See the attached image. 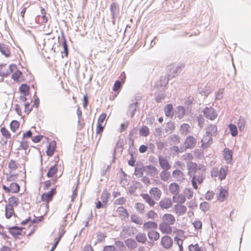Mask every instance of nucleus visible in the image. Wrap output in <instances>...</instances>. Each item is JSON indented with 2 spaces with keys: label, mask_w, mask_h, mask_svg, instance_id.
<instances>
[{
  "label": "nucleus",
  "mask_w": 251,
  "mask_h": 251,
  "mask_svg": "<svg viewBox=\"0 0 251 251\" xmlns=\"http://www.w3.org/2000/svg\"><path fill=\"white\" fill-rule=\"evenodd\" d=\"M181 71V68L180 66L170 68L168 72L167 78L165 76H161L160 77V85L161 86H165L168 84L169 79L177 76Z\"/></svg>",
  "instance_id": "f257e3e1"
},
{
  "label": "nucleus",
  "mask_w": 251,
  "mask_h": 251,
  "mask_svg": "<svg viewBox=\"0 0 251 251\" xmlns=\"http://www.w3.org/2000/svg\"><path fill=\"white\" fill-rule=\"evenodd\" d=\"M197 143V139L193 136H188L184 142L185 147H180L181 152L185 151L186 149H193Z\"/></svg>",
  "instance_id": "f03ea898"
},
{
  "label": "nucleus",
  "mask_w": 251,
  "mask_h": 251,
  "mask_svg": "<svg viewBox=\"0 0 251 251\" xmlns=\"http://www.w3.org/2000/svg\"><path fill=\"white\" fill-rule=\"evenodd\" d=\"M204 116L211 120H214L217 116L216 110L212 107H205L203 110Z\"/></svg>",
  "instance_id": "7ed1b4c3"
},
{
  "label": "nucleus",
  "mask_w": 251,
  "mask_h": 251,
  "mask_svg": "<svg viewBox=\"0 0 251 251\" xmlns=\"http://www.w3.org/2000/svg\"><path fill=\"white\" fill-rule=\"evenodd\" d=\"M110 12L112 16V22L115 25V20L119 14V7L117 3H112L110 5Z\"/></svg>",
  "instance_id": "20e7f679"
},
{
  "label": "nucleus",
  "mask_w": 251,
  "mask_h": 251,
  "mask_svg": "<svg viewBox=\"0 0 251 251\" xmlns=\"http://www.w3.org/2000/svg\"><path fill=\"white\" fill-rule=\"evenodd\" d=\"M201 147L203 149H206L211 144L212 142V135L208 133H206L205 135L201 140Z\"/></svg>",
  "instance_id": "39448f33"
},
{
  "label": "nucleus",
  "mask_w": 251,
  "mask_h": 251,
  "mask_svg": "<svg viewBox=\"0 0 251 251\" xmlns=\"http://www.w3.org/2000/svg\"><path fill=\"white\" fill-rule=\"evenodd\" d=\"M121 76L122 77L121 80H117L114 84L112 90L114 92H119L121 89L123 83L125 82L126 78L125 72H123L121 73Z\"/></svg>",
  "instance_id": "423d86ee"
},
{
  "label": "nucleus",
  "mask_w": 251,
  "mask_h": 251,
  "mask_svg": "<svg viewBox=\"0 0 251 251\" xmlns=\"http://www.w3.org/2000/svg\"><path fill=\"white\" fill-rule=\"evenodd\" d=\"M158 227L157 223L155 221H149L145 222L142 226L144 231H149L150 230H154Z\"/></svg>",
  "instance_id": "0eeeda50"
},
{
  "label": "nucleus",
  "mask_w": 251,
  "mask_h": 251,
  "mask_svg": "<svg viewBox=\"0 0 251 251\" xmlns=\"http://www.w3.org/2000/svg\"><path fill=\"white\" fill-rule=\"evenodd\" d=\"M158 162L160 166L163 170H168L171 168V165L169 164L168 160L166 157H163L162 155L158 156Z\"/></svg>",
  "instance_id": "6e6552de"
},
{
  "label": "nucleus",
  "mask_w": 251,
  "mask_h": 251,
  "mask_svg": "<svg viewBox=\"0 0 251 251\" xmlns=\"http://www.w3.org/2000/svg\"><path fill=\"white\" fill-rule=\"evenodd\" d=\"M161 244L164 248L168 249L172 246L173 242L169 236L165 235L161 238Z\"/></svg>",
  "instance_id": "1a4fd4ad"
},
{
  "label": "nucleus",
  "mask_w": 251,
  "mask_h": 251,
  "mask_svg": "<svg viewBox=\"0 0 251 251\" xmlns=\"http://www.w3.org/2000/svg\"><path fill=\"white\" fill-rule=\"evenodd\" d=\"M219 193L217 196V200L221 202L224 201L227 198L228 193L227 190L225 189L223 187H220L219 188Z\"/></svg>",
  "instance_id": "9d476101"
},
{
  "label": "nucleus",
  "mask_w": 251,
  "mask_h": 251,
  "mask_svg": "<svg viewBox=\"0 0 251 251\" xmlns=\"http://www.w3.org/2000/svg\"><path fill=\"white\" fill-rule=\"evenodd\" d=\"M138 104L137 101L130 104L128 107L127 115H130L131 118L133 117L135 114L136 111L138 108Z\"/></svg>",
  "instance_id": "9b49d317"
},
{
  "label": "nucleus",
  "mask_w": 251,
  "mask_h": 251,
  "mask_svg": "<svg viewBox=\"0 0 251 251\" xmlns=\"http://www.w3.org/2000/svg\"><path fill=\"white\" fill-rule=\"evenodd\" d=\"M147 235L150 240L151 241H157L160 238L159 233L154 230H150L148 231Z\"/></svg>",
  "instance_id": "f8f14e48"
},
{
  "label": "nucleus",
  "mask_w": 251,
  "mask_h": 251,
  "mask_svg": "<svg viewBox=\"0 0 251 251\" xmlns=\"http://www.w3.org/2000/svg\"><path fill=\"white\" fill-rule=\"evenodd\" d=\"M170 224L162 222L159 224V228L163 233L170 234L172 232Z\"/></svg>",
  "instance_id": "ddd939ff"
},
{
  "label": "nucleus",
  "mask_w": 251,
  "mask_h": 251,
  "mask_svg": "<svg viewBox=\"0 0 251 251\" xmlns=\"http://www.w3.org/2000/svg\"><path fill=\"white\" fill-rule=\"evenodd\" d=\"M5 216L7 219H10L12 216L15 217H17V214L14 212V207L7 205L5 207Z\"/></svg>",
  "instance_id": "4468645a"
},
{
  "label": "nucleus",
  "mask_w": 251,
  "mask_h": 251,
  "mask_svg": "<svg viewBox=\"0 0 251 251\" xmlns=\"http://www.w3.org/2000/svg\"><path fill=\"white\" fill-rule=\"evenodd\" d=\"M135 240L137 243L145 244L147 242L146 234L144 232H138L135 236Z\"/></svg>",
  "instance_id": "2eb2a0df"
},
{
  "label": "nucleus",
  "mask_w": 251,
  "mask_h": 251,
  "mask_svg": "<svg viewBox=\"0 0 251 251\" xmlns=\"http://www.w3.org/2000/svg\"><path fill=\"white\" fill-rule=\"evenodd\" d=\"M224 159L227 164H230L232 160L233 152L231 150L228 148H225L224 151Z\"/></svg>",
  "instance_id": "dca6fc26"
},
{
  "label": "nucleus",
  "mask_w": 251,
  "mask_h": 251,
  "mask_svg": "<svg viewBox=\"0 0 251 251\" xmlns=\"http://www.w3.org/2000/svg\"><path fill=\"white\" fill-rule=\"evenodd\" d=\"M163 223L170 225H174L175 222V217L171 214H164L162 216Z\"/></svg>",
  "instance_id": "f3484780"
},
{
  "label": "nucleus",
  "mask_w": 251,
  "mask_h": 251,
  "mask_svg": "<svg viewBox=\"0 0 251 251\" xmlns=\"http://www.w3.org/2000/svg\"><path fill=\"white\" fill-rule=\"evenodd\" d=\"M172 205V201L169 198L162 199L159 202V206L162 209L169 208Z\"/></svg>",
  "instance_id": "a211bd4d"
},
{
  "label": "nucleus",
  "mask_w": 251,
  "mask_h": 251,
  "mask_svg": "<svg viewBox=\"0 0 251 251\" xmlns=\"http://www.w3.org/2000/svg\"><path fill=\"white\" fill-rule=\"evenodd\" d=\"M125 243L127 247L131 250H134L138 246L135 239L132 238L127 239L125 241Z\"/></svg>",
  "instance_id": "6ab92c4d"
},
{
  "label": "nucleus",
  "mask_w": 251,
  "mask_h": 251,
  "mask_svg": "<svg viewBox=\"0 0 251 251\" xmlns=\"http://www.w3.org/2000/svg\"><path fill=\"white\" fill-rule=\"evenodd\" d=\"M169 188L170 192L174 195H177L179 193V186L177 183H171L169 186Z\"/></svg>",
  "instance_id": "aec40b11"
},
{
  "label": "nucleus",
  "mask_w": 251,
  "mask_h": 251,
  "mask_svg": "<svg viewBox=\"0 0 251 251\" xmlns=\"http://www.w3.org/2000/svg\"><path fill=\"white\" fill-rule=\"evenodd\" d=\"M176 114L179 119H181L186 115V109L184 106H178L176 108Z\"/></svg>",
  "instance_id": "412c9836"
},
{
  "label": "nucleus",
  "mask_w": 251,
  "mask_h": 251,
  "mask_svg": "<svg viewBox=\"0 0 251 251\" xmlns=\"http://www.w3.org/2000/svg\"><path fill=\"white\" fill-rule=\"evenodd\" d=\"M146 172H147V175L150 174L152 176L157 175L158 173L157 169L155 167L151 165L146 166Z\"/></svg>",
  "instance_id": "4be33fe9"
},
{
  "label": "nucleus",
  "mask_w": 251,
  "mask_h": 251,
  "mask_svg": "<svg viewBox=\"0 0 251 251\" xmlns=\"http://www.w3.org/2000/svg\"><path fill=\"white\" fill-rule=\"evenodd\" d=\"M164 112L166 116L172 118L174 112V109L172 104H167L164 108Z\"/></svg>",
  "instance_id": "5701e85b"
},
{
  "label": "nucleus",
  "mask_w": 251,
  "mask_h": 251,
  "mask_svg": "<svg viewBox=\"0 0 251 251\" xmlns=\"http://www.w3.org/2000/svg\"><path fill=\"white\" fill-rule=\"evenodd\" d=\"M202 171H200L197 174H194L192 176V179L197 181L199 184H201L205 178V176L203 175Z\"/></svg>",
  "instance_id": "b1692460"
},
{
  "label": "nucleus",
  "mask_w": 251,
  "mask_h": 251,
  "mask_svg": "<svg viewBox=\"0 0 251 251\" xmlns=\"http://www.w3.org/2000/svg\"><path fill=\"white\" fill-rule=\"evenodd\" d=\"M61 34H62V38L63 39L62 46L63 48V50L61 51V54H62L63 53H64L65 56L66 57H68L69 50H68V47L67 45V41H66L65 37L63 32H61Z\"/></svg>",
  "instance_id": "393cba45"
},
{
  "label": "nucleus",
  "mask_w": 251,
  "mask_h": 251,
  "mask_svg": "<svg viewBox=\"0 0 251 251\" xmlns=\"http://www.w3.org/2000/svg\"><path fill=\"white\" fill-rule=\"evenodd\" d=\"M170 140V144L171 145H177L180 142V137L179 135L176 134H173L168 137Z\"/></svg>",
  "instance_id": "a878e982"
},
{
  "label": "nucleus",
  "mask_w": 251,
  "mask_h": 251,
  "mask_svg": "<svg viewBox=\"0 0 251 251\" xmlns=\"http://www.w3.org/2000/svg\"><path fill=\"white\" fill-rule=\"evenodd\" d=\"M227 168L226 167V168H224V167H221L219 171H217V173L215 174V176H217L218 175L219 179L221 180H222L225 179L226 176L227 174Z\"/></svg>",
  "instance_id": "bb28decb"
},
{
  "label": "nucleus",
  "mask_w": 251,
  "mask_h": 251,
  "mask_svg": "<svg viewBox=\"0 0 251 251\" xmlns=\"http://www.w3.org/2000/svg\"><path fill=\"white\" fill-rule=\"evenodd\" d=\"M150 193L151 195L153 196L156 200L160 199L161 195V191L157 187L152 188L150 191Z\"/></svg>",
  "instance_id": "cd10ccee"
},
{
  "label": "nucleus",
  "mask_w": 251,
  "mask_h": 251,
  "mask_svg": "<svg viewBox=\"0 0 251 251\" xmlns=\"http://www.w3.org/2000/svg\"><path fill=\"white\" fill-rule=\"evenodd\" d=\"M55 146L56 142L54 141L49 144L48 149L46 151V153L48 156H51L53 155L55 149Z\"/></svg>",
  "instance_id": "c85d7f7f"
},
{
  "label": "nucleus",
  "mask_w": 251,
  "mask_h": 251,
  "mask_svg": "<svg viewBox=\"0 0 251 251\" xmlns=\"http://www.w3.org/2000/svg\"><path fill=\"white\" fill-rule=\"evenodd\" d=\"M146 172V166H136L135 168L134 175L139 177H141L143 175V172Z\"/></svg>",
  "instance_id": "c756f323"
},
{
  "label": "nucleus",
  "mask_w": 251,
  "mask_h": 251,
  "mask_svg": "<svg viewBox=\"0 0 251 251\" xmlns=\"http://www.w3.org/2000/svg\"><path fill=\"white\" fill-rule=\"evenodd\" d=\"M0 52L6 57L10 56V52L8 50V47L4 44L0 43Z\"/></svg>",
  "instance_id": "7c9ffc66"
},
{
  "label": "nucleus",
  "mask_w": 251,
  "mask_h": 251,
  "mask_svg": "<svg viewBox=\"0 0 251 251\" xmlns=\"http://www.w3.org/2000/svg\"><path fill=\"white\" fill-rule=\"evenodd\" d=\"M175 209L176 213L180 215L184 214L187 210V208L185 205L176 204L174 206Z\"/></svg>",
  "instance_id": "2f4dec72"
},
{
  "label": "nucleus",
  "mask_w": 251,
  "mask_h": 251,
  "mask_svg": "<svg viewBox=\"0 0 251 251\" xmlns=\"http://www.w3.org/2000/svg\"><path fill=\"white\" fill-rule=\"evenodd\" d=\"M175 123L170 121L166 124L164 130L166 132L171 133L175 130Z\"/></svg>",
  "instance_id": "473e14b6"
},
{
  "label": "nucleus",
  "mask_w": 251,
  "mask_h": 251,
  "mask_svg": "<svg viewBox=\"0 0 251 251\" xmlns=\"http://www.w3.org/2000/svg\"><path fill=\"white\" fill-rule=\"evenodd\" d=\"M110 196V193L107 192V190H104L102 193L100 197V199L104 203V205L107 206L108 203V200Z\"/></svg>",
  "instance_id": "72a5a7b5"
},
{
  "label": "nucleus",
  "mask_w": 251,
  "mask_h": 251,
  "mask_svg": "<svg viewBox=\"0 0 251 251\" xmlns=\"http://www.w3.org/2000/svg\"><path fill=\"white\" fill-rule=\"evenodd\" d=\"M57 171H58V165L56 164L53 166H51L50 168V169L47 174V176H48V177H49V178L51 177L56 173Z\"/></svg>",
  "instance_id": "f704fd0d"
},
{
  "label": "nucleus",
  "mask_w": 251,
  "mask_h": 251,
  "mask_svg": "<svg viewBox=\"0 0 251 251\" xmlns=\"http://www.w3.org/2000/svg\"><path fill=\"white\" fill-rule=\"evenodd\" d=\"M19 91L23 95L27 96L29 93V87L26 84L24 83L20 86Z\"/></svg>",
  "instance_id": "c9c22d12"
},
{
  "label": "nucleus",
  "mask_w": 251,
  "mask_h": 251,
  "mask_svg": "<svg viewBox=\"0 0 251 251\" xmlns=\"http://www.w3.org/2000/svg\"><path fill=\"white\" fill-rule=\"evenodd\" d=\"M19 204V199L15 196L10 197L8 199V204L7 205H10L12 207H17Z\"/></svg>",
  "instance_id": "e433bc0d"
},
{
  "label": "nucleus",
  "mask_w": 251,
  "mask_h": 251,
  "mask_svg": "<svg viewBox=\"0 0 251 251\" xmlns=\"http://www.w3.org/2000/svg\"><path fill=\"white\" fill-rule=\"evenodd\" d=\"M141 196L143 199L151 206H153L155 203V201L148 194H142Z\"/></svg>",
  "instance_id": "4c0bfd02"
},
{
  "label": "nucleus",
  "mask_w": 251,
  "mask_h": 251,
  "mask_svg": "<svg viewBox=\"0 0 251 251\" xmlns=\"http://www.w3.org/2000/svg\"><path fill=\"white\" fill-rule=\"evenodd\" d=\"M10 193H17L19 192L20 186L16 182H12L9 185Z\"/></svg>",
  "instance_id": "58836bf2"
},
{
  "label": "nucleus",
  "mask_w": 251,
  "mask_h": 251,
  "mask_svg": "<svg viewBox=\"0 0 251 251\" xmlns=\"http://www.w3.org/2000/svg\"><path fill=\"white\" fill-rule=\"evenodd\" d=\"M130 221L137 225H142V219L137 215L133 214L130 216Z\"/></svg>",
  "instance_id": "ea45409f"
},
{
  "label": "nucleus",
  "mask_w": 251,
  "mask_h": 251,
  "mask_svg": "<svg viewBox=\"0 0 251 251\" xmlns=\"http://www.w3.org/2000/svg\"><path fill=\"white\" fill-rule=\"evenodd\" d=\"M52 194L50 193V192L45 193L41 195V200L43 201H46L49 202L51 201L52 199Z\"/></svg>",
  "instance_id": "a19ab883"
},
{
  "label": "nucleus",
  "mask_w": 251,
  "mask_h": 251,
  "mask_svg": "<svg viewBox=\"0 0 251 251\" xmlns=\"http://www.w3.org/2000/svg\"><path fill=\"white\" fill-rule=\"evenodd\" d=\"M140 134L144 137H147L149 135V128L146 126H141L139 128Z\"/></svg>",
  "instance_id": "79ce46f5"
},
{
  "label": "nucleus",
  "mask_w": 251,
  "mask_h": 251,
  "mask_svg": "<svg viewBox=\"0 0 251 251\" xmlns=\"http://www.w3.org/2000/svg\"><path fill=\"white\" fill-rule=\"evenodd\" d=\"M20 123L16 120H13L10 124V129L12 132H16L19 128Z\"/></svg>",
  "instance_id": "37998d69"
},
{
  "label": "nucleus",
  "mask_w": 251,
  "mask_h": 251,
  "mask_svg": "<svg viewBox=\"0 0 251 251\" xmlns=\"http://www.w3.org/2000/svg\"><path fill=\"white\" fill-rule=\"evenodd\" d=\"M228 128L230 130V134L233 137H235L237 135L238 130L235 125L230 124L228 125Z\"/></svg>",
  "instance_id": "c03bdc74"
},
{
  "label": "nucleus",
  "mask_w": 251,
  "mask_h": 251,
  "mask_svg": "<svg viewBox=\"0 0 251 251\" xmlns=\"http://www.w3.org/2000/svg\"><path fill=\"white\" fill-rule=\"evenodd\" d=\"M237 126L240 131H243L245 126V120L244 117H240L237 122Z\"/></svg>",
  "instance_id": "a18cd8bd"
},
{
  "label": "nucleus",
  "mask_w": 251,
  "mask_h": 251,
  "mask_svg": "<svg viewBox=\"0 0 251 251\" xmlns=\"http://www.w3.org/2000/svg\"><path fill=\"white\" fill-rule=\"evenodd\" d=\"M190 126L187 124H183L180 126V131L181 134L186 135L189 132Z\"/></svg>",
  "instance_id": "49530a36"
},
{
  "label": "nucleus",
  "mask_w": 251,
  "mask_h": 251,
  "mask_svg": "<svg viewBox=\"0 0 251 251\" xmlns=\"http://www.w3.org/2000/svg\"><path fill=\"white\" fill-rule=\"evenodd\" d=\"M217 131V126L214 125H210L206 129V133H208L210 134L216 135Z\"/></svg>",
  "instance_id": "de8ad7c7"
},
{
  "label": "nucleus",
  "mask_w": 251,
  "mask_h": 251,
  "mask_svg": "<svg viewBox=\"0 0 251 251\" xmlns=\"http://www.w3.org/2000/svg\"><path fill=\"white\" fill-rule=\"evenodd\" d=\"M168 170H163L160 173V178L163 181H167L169 178L170 174L167 172Z\"/></svg>",
  "instance_id": "09e8293b"
},
{
  "label": "nucleus",
  "mask_w": 251,
  "mask_h": 251,
  "mask_svg": "<svg viewBox=\"0 0 251 251\" xmlns=\"http://www.w3.org/2000/svg\"><path fill=\"white\" fill-rule=\"evenodd\" d=\"M10 227L11 226L8 227V229H9V233L11 234L13 237L17 238L18 236L22 235V232L17 231V230L15 228H10Z\"/></svg>",
  "instance_id": "8fccbe9b"
},
{
  "label": "nucleus",
  "mask_w": 251,
  "mask_h": 251,
  "mask_svg": "<svg viewBox=\"0 0 251 251\" xmlns=\"http://www.w3.org/2000/svg\"><path fill=\"white\" fill-rule=\"evenodd\" d=\"M22 72L19 70H17L15 72L13 73L12 75L11 78L16 82L19 81V78L22 75Z\"/></svg>",
  "instance_id": "3c124183"
},
{
  "label": "nucleus",
  "mask_w": 251,
  "mask_h": 251,
  "mask_svg": "<svg viewBox=\"0 0 251 251\" xmlns=\"http://www.w3.org/2000/svg\"><path fill=\"white\" fill-rule=\"evenodd\" d=\"M114 245L118 248L120 251H124L126 249L125 245L122 241H115Z\"/></svg>",
  "instance_id": "603ef678"
},
{
  "label": "nucleus",
  "mask_w": 251,
  "mask_h": 251,
  "mask_svg": "<svg viewBox=\"0 0 251 251\" xmlns=\"http://www.w3.org/2000/svg\"><path fill=\"white\" fill-rule=\"evenodd\" d=\"M128 152L129 154L130 155V159L128 161V164L131 167H133L135 166V163L136 162V157H134V154L132 151L128 150Z\"/></svg>",
  "instance_id": "864d4df0"
},
{
  "label": "nucleus",
  "mask_w": 251,
  "mask_h": 251,
  "mask_svg": "<svg viewBox=\"0 0 251 251\" xmlns=\"http://www.w3.org/2000/svg\"><path fill=\"white\" fill-rule=\"evenodd\" d=\"M146 216L148 219L153 220L157 218L158 215L153 210H151L146 214Z\"/></svg>",
  "instance_id": "5fc2aeb1"
},
{
  "label": "nucleus",
  "mask_w": 251,
  "mask_h": 251,
  "mask_svg": "<svg viewBox=\"0 0 251 251\" xmlns=\"http://www.w3.org/2000/svg\"><path fill=\"white\" fill-rule=\"evenodd\" d=\"M0 132L2 135L7 139L11 138V134L10 132L5 127H2L0 129Z\"/></svg>",
  "instance_id": "6e6d98bb"
},
{
  "label": "nucleus",
  "mask_w": 251,
  "mask_h": 251,
  "mask_svg": "<svg viewBox=\"0 0 251 251\" xmlns=\"http://www.w3.org/2000/svg\"><path fill=\"white\" fill-rule=\"evenodd\" d=\"M205 167L203 165L200 164L198 166H197V167H195V169H194L193 170H191V173H194V174H197V173L200 172V171H202V172H205Z\"/></svg>",
  "instance_id": "4d7b16f0"
},
{
  "label": "nucleus",
  "mask_w": 251,
  "mask_h": 251,
  "mask_svg": "<svg viewBox=\"0 0 251 251\" xmlns=\"http://www.w3.org/2000/svg\"><path fill=\"white\" fill-rule=\"evenodd\" d=\"M137 128L136 127H134L129 133V141L131 142L132 145L134 144V139L132 138V136H133L134 134H137Z\"/></svg>",
  "instance_id": "13d9d810"
},
{
  "label": "nucleus",
  "mask_w": 251,
  "mask_h": 251,
  "mask_svg": "<svg viewBox=\"0 0 251 251\" xmlns=\"http://www.w3.org/2000/svg\"><path fill=\"white\" fill-rule=\"evenodd\" d=\"M187 166L189 170L188 174L190 176H191V171L195 169V167H197V164L196 163L190 162L187 163Z\"/></svg>",
  "instance_id": "bf43d9fd"
},
{
  "label": "nucleus",
  "mask_w": 251,
  "mask_h": 251,
  "mask_svg": "<svg viewBox=\"0 0 251 251\" xmlns=\"http://www.w3.org/2000/svg\"><path fill=\"white\" fill-rule=\"evenodd\" d=\"M184 194L185 197H186L188 199H191L193 196V192L190 188H185L184 190Z\"/></svg>",
  "instance_id": "052dcab7"
},
{
  "label": "nucleus",
  "mask_w": 251,
  "mask_h": 251,
  "mask_svg": "<svg viewBox=\"0 0 251 251\" xmlns=\"http://www.w3.org/2000/svg\"><path fill=\"white\" fill-rule=\"evenodd\" d=\"M18 142H20V145L19 148L18 149V150L23 149L24 150H26L29 147L27 141L23 140L22 141H20L19 140H18Z\"/></svg>",
  "instance_id": "680f3d73"
},
{
  "label": "nucleus",
  "mask_w": 251,
  "mask_h": 251,
  "mask_svg": "<svg viewBox=\"0 0 251 251\" xmlns=\"http://www.w3.org/2000/svg\"><path fill=\"white\" fill-rule=\"evenodd\" d=\"M118 211L120 213H123V216L124 217L128 218L129 216L127 210L123 206H120L118 208Z\"/></svg>",
  "instance_id": "e2e57ef3"
},
{
  "label": "nucleus",
  "mask_w": 251,
  "mask_h": 251,
  "mask_svg": "<svg viewBox=\"0 0 251 251\" xmlns=\"http://www.w3.org/2000/svg\"><path fill=\"white\" fill-rule=\"evenodd\" d=\"M188 249L189 251H202L198 244L195 245L191 244L189 246Z\"/></svg>",
  "instance_id": "0e129e2a"
},
{
  "label": "nucleus",
  "mask_w": 251,
  "mask_h": 251,
  "mask_svg": "<svg viewBox=\"0 0 251 251\" xmlns=\"http://www.w3.org/2000/svg\"><path fill=\"white\" fill-rule=\"evenodd\" d=\"M209 207V204L206 201L202 202L200 205V208L203 211L208 210Z\"/></svg>",
  "instance_id": "69168bd1"
},
{
  "label": "nucleus",
  "mask_w": 251,
  "mask_h": 251,
  "mask_svg": "<svg viewBox=\"0 0 251 251\" xmlns=\"http://www.w3.org/2000/svg\"><path fill=\"white\" fill-rule=\"evenodd\" d=\"M165 97V95L162 93H159L155 97V101L157 102H160Z\"/></svg>",
  "instance_id": "338daca9"
},
{
  "label": "nucleus",
  "mask_w": 251,
  "mask_h": 251,
  "mask_svg": "<svg viewBox=\"0 0 251 251\" xmlns=\"http://www.w3.org/2000/svg\"><path fill=\"white\" fill-rule=\"evenodd\" d=\"M103 251H117V250L114 246L109 245L104 247Z\"/></svg>",
  "instance_id": "774afa93"
}]
</instances>
